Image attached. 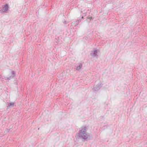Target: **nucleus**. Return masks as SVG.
<instances>
[{"label": "nucleus", "instance_id": "obj_1", "mask_svg": "<svg viewBox=\"0 0 147 147\" xmlns=\"http://www.w3.org/2000/svg\"><path fill=\"white\" fill-rule=\"evenodd\" d=\"M88 126H86V125L82 126V129L78 131V138L82 140L83 142L87 141L88 140H91L93 138L92 135L87 134V131L88 129Z\"/></svg>", "mask_w": 147, "mask_h": 147}, {"label": "nucleus", "instance_id": "obj_2", "mask_svg": "<svg viewBox=\"0 0 147 147\" xmlns=\"http://www.w3.org/2000/svg\"><path fill=\"white\" fill-rule=\"evenodd\" d=\"M101 84H98L96 85H94L92 90L94 91H97L101 87Z\"/></svg>", "mask_w": 147, "mask_h": 147}, {"label": "nucleus", "instance_id": "obj_3", "mask_svg": "<svg viewBox=\"0 0 147 147\" xmlns=\"http://www.w3.org/2000/svg\"><path fill=\"white\" fill-rule=\"evenodd\" d=\"M97 53V50L94 49L92 51V53L90 54V55L93 57H97L98 55Z\"/></svg>", "mask_w": 147, "mask_h": 147}, {"label": "nucleus", "instance_id": "obj_4", "mask_svg": "<svg viewBox=\"0 0 147 147\" xmlns=\"http://www.w3.org/2000/svg\"><path fill=\"white\" fill-rule=\"evenodd\" d=\"M15 104V102H10L8 104V106H7V109H9L10 107H14Z\"/></svg>", "mask_w": 147, "mask_h": 147}, {"label": "nucleus", "instance_id": "obj_5", "mask_svg": "<svg viewBox=\"0 0 147 147\" xmlns=\"http://www.w3.org/2000/svg\"><path fill=\"white\" fill-rule=\"evenodd\" d=\"M109 126L108 124L103 125L101 128H100V129L102 131H103L104 130L107 129Z\"/></svg>", "mask_w": 147, "mask_h": 147}, {"label": "nucleus", "instance_id": "obj_6", "mask_svg": "<svg viewBox=\"0 0 147 147\" xmlns=\"http://www.w3.org/2000/svg\"><path fill=\"white\" fill-rule=\"evenodd\" d=\"M9 8L8 5L7 4H5L4 6V7L3 8V11L4 12H6V11L8 10Z\"/></svg>", "mask_w": 147, "mask_h": 147}, {"label": "nucleus", "instance_id": "obj_7", "mask_svg": "<svg viewBox=\"0 0 147 147\" xmlns=\"http://www.w3.org/2000/svg\"><path fill=\"white\" fill-rule=\"evenodd\" d=\"M77 21H75L73 22L72 23V25H74V24H75L74 26H77V25H78V24L79 22H80L81 21V20H78V22L77 23H76V24H75V23H76V22H77Z\"/></svg>", "mask_w": 147, "mask_h": 147}, {"label": "nucleus", "instance_id": "obj_8", "mask_svg": "<svg viewBox=\"0 0 147 147\" xmlns=\"http://www.w3.org/2000/svg\"><path fill=\"white\" fill-rule=\"evenodd\" d=\"M82 67V65H79L78 66L76 67V68H74V69H76L77 70H79Z\"/></svg>", "mask_w": 147, "mask_h": 147}, {"label": "nucleus", "instance_id": "obj_9", "mask_svg": "<svg viewBox=\"0 0 147 147\" xmlns=\"http://www.w3.org/2000/svg\"><path fill=\"white\" fill-rule=\"evenodd\" d=\"M11 129L6 128L4 131V133L6 134L9 132Z\"/></svg>", "mask_w": 147, "mask_h": 147}, {"label": "nucleus", "instance_id": "obj_10", "mask_svg": "<svg viewBox=\"0 0 147 147\" xmlns=\"http://www.w3.org/2000/svg\"><path fill=\"white\" fill-rule=\"evenodd\" d=\"M11 76L14 77L16 75V72L14 71H12L11 72Z\"/></svg>", "mask_w": 147, "mask_h": 147}, {"label": "nucleus", "instance_id": "obj_11", "mask_svg": "<svg viewBox=\"0 0 147 147\" xmlns=\"http://www.w3.org/2000/svg\"><path fill=\"white\" fill-rule=\"evenodd\" d=\"M13 76H11L8 77H7L6 78L7 79H6L7 80H9L11 79H12L13 78Z\"/></svg>", "mask_w": 147, "mask_h": 147}, {"label": "nucleus", "instance_id": "obj_12", "mask_svg": "<svg viewBox=\"0 0 147 147\" xmlns=\"http://www.w3.org/2000/svg\"><path fill=\"white\" fill-rule=\"evenodd\" d=\"M87 18L90 19V20H91V19L92 20V19H93L94 18L92 16L89 15L87 17Z\"/></svg>", "mask_w": 147, "mask_h": 147}, {"label": "nucleus", "instance_id": "obj_13", "mask_svg": "<svg viewBox=\"0 0 147 147\" xmlns=\"http://www.w3.org/2000/svg\"><path fill=\"white\" fill-rule=\"evenodd\" d=\"M18 80L17 79H15L13 81L14 84L16 85H17L18 84Z\"/></svg>", "mask_w": 147, "mask_h": 147}, {"label": "nucleus", "instance_id": "obj_14", "mask_svg": "<svg viewBox=\"0 0 147 147\" xmlns=\"http://www.w3.org/2000/svg\"><path fill=\"white\" fill-rule=\"evenodd\" d=\"M86 13H83V16H85L86 15Z\"/></svg>", "mask_w": 147, "mask_h": 147}, {"label": "nucleus", "instance_id": "obj_15", "mask_svg": "<svg viewBox=\"0 0 147 147\" xmlns=\"http://www.w3.org/2000/svg\"><path fill=\"white\" fill-rule=\"evenodd\" d=\"M64 23L65 24H67V22L66 21H65L64 22Z\"/></svg>", "mask_w": 147, "mask_h": 147}, {"label": "nucleus", "instance_id": "obj_16", "mask_svg": "<svg viewBox=\"0 0 147 147\" xmlns=\"http://www.w3.org/2000/svg\"><path fill=\"white\" fill-rule=\"evenodd\" d=\"M82 18H83V16H82Z\"/></svg>", "mask_w": 147, "mask_h": 147}, {"label": "nucleus", "instance_id": "obj_17", "mask_svg": "<svg viewBox=\"0 0 147 147\" xmlns=\"http://www.w3.org/2000/svg\"><path fill=\"white\" fill-rule=\"evenodd\" d=\"M39 128H38V130H39Z\"/></svg>", "mask_w": 147, "mask_h": 147}, {"label": "nucleus", "instance_id": "obj_18", "mask_svg": "<svg viewBox=\"0 0 147 147\" xmlns=\"http://www.w3.org/2000/svg\"><path fill=\"white\" fill-rule=\"evenodd\" d=\"M80 64L81 65L82 64H81V63H80Z\"/></svg>", "mask_w": 147, "mask_h": 147}]
</instances>
